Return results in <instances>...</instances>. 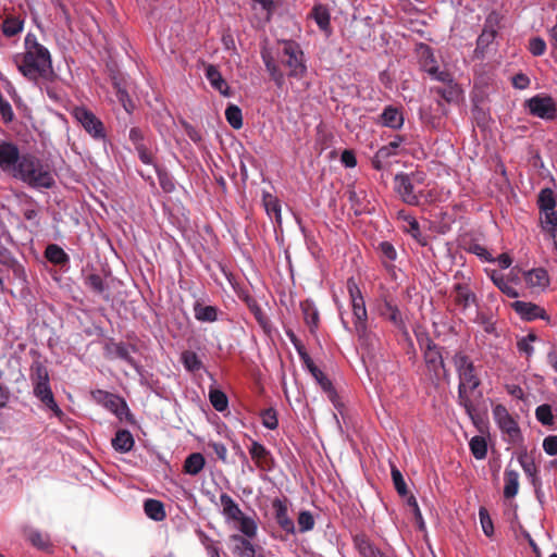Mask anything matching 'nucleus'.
Returning <instances> with one entry per match:
<instances>
[{
  "instance_id": "obj_18",
  "label": "nucleus",
  "mask_w": 557,
  "mask_h": 557,
  "mask_svg": "<svg viewBox=\"0 0 557 557\" xmlns=\"http://www.w3.org/2000/svg\"><path fill=\"white\" fill-rule=\"evenodd\" d=\"M511 308L521 319L527 321H534L536 319L548 320L545 309L533 302L516 300L511 304Z\"/></svg>"
},
{
  "instance_id": "obj_57",
  "label": "nucleus",
  "mask_w": 557,
  "mask_h": 557,
  "mask_svg": "<svg viewBox=\"0 0 557 557\" xmlns=\"http://www.w3.org/2000/svg\"><path fill=\"white\" fill-rule=\"evenodd\" d=\"M262 425L269 430H275L278 426L277 413L273 408H268L260 413Z\"/></svg>"
},
{
  "instance_id": "obj_21",
  "label": "nucleus",
  "mask_w": 557,
  "mask_h": 557,
  "mask_svg": "<svg viewBox=\"0 0 557 557\" xmlns=\"http://www.w3.org/2000/svg\"><path fill=\"white\" fill-rule=\"evenodd\" d=\"M107 355L109 358H119L124 360L132 368L137 369L138 364L132 357L129 347L124 343H112L107 345Z\"/></svg>"
},
{
  "instance_id": "obj_61",
  "label": "nucleus",
  "mask_w": 557,
  "mask_h": 557,
  "mask_svg": "<svg viewBox=\"0 0 557 557\" xmlns=\"http://www.w3.org/2000/svg\"><path fill=\"white\" fill-rule=\"evenodd\" d=\"M358 549L363 557H384V555L375 548L368 540H359Z\"/></svg>"
},
{
  "instance_id": "obj_22",
  "label": "nucleus",
  "mask_w": 557,
  "mask_h": 557,
  "mask_svg": "<svg viewBox=\"0 0 557 557\" xmlns=\"http://www.w3.org/2000/svg\"><path fill=\"white\" fill-rule=\"evenodd\" d=\"M233 543V554L237 557H256L255 545L250 542V539H246L239 534H233L230 536Z\"/></svg>"
},
{
  "instance_id": "obj_10",
  "label": "nucleus",
  "mask_w": 557,
  "mask_h": 557,
  "mask_svg": "<svg viewBox=\"0 0 557 557\" xmlns=\"http://www.w3.org/2000/svg\"><path fill=\"white\" fill-rule=\"evenodd\" d=\"M493 417L502 432L508 436L509 443L515 444L521 438V431L517 421L504 405L499 404L493 408Z\"/></svg>"
},
{
  "instance_id": "obj_59",
  "label": "nucleus",
  "mask_w": 557,
  "mask_h": 557,
  "mask_svg": "<svg viewBox=\"0 0 557 557\" xmlns=\"http://www.w3.org/2000/svg\"><path fill=\"white\" fill-rule=\"evenodd\" d=\"M298 528L301 533L311 531L314 527V518L308 510L300 511L297 518Z\"/></svg>"
},
{
  "instance_id": "obj_29",
  "label": "nucleus",
  "mask_w": 557,
  "mask_h": 557,
  "mask_svg": "<svg viewBox=\"0 0 557 557\" xmlns=\"http://www.w3.org/2000/svg\"><path fill=\"white\" fill-rule=\"evenodd\" d=\"M524 281L530 287L545 288L549 284V276L545 269L536 268L524 274Z\"/></svg>"
},
{
  "instance_id": "obj_30",
  "label": "nucleus",
  "mask_w": 557,
  "mask_h": 557,
  "mask_svg": "<svg viewBox=\"0 0 557 557\" xmlns=\"http://www.w3.org/2000/svg\"><path fill=\"white\" fill-rule=\"evenodd\" d=\"M206 466V459L200 453L188 455L183 465V471L189 475H198Z\"/></svg>"
},
{
  "instance_id": "obj_19",
  "label": "nucleus",
  "mask_w": 557,
  "mask_h": 557,
  "mask_svg": "<svg viewBox=\"0 0 557 557\" xmlns=\"http://www.w3.org/2000/svg\"><path fill=\"white\" fill-rule=\"evenodd\" d=\"M276 523L288 534L295 533L294 521L288 517V507L285 500L275 498L272 502Z\"/></svg>"
},
{
  "instance_id": "obj_46",
  "label": "nucleus",
  "mask_w": 557,
  "mask_h": 557,
  "mask_svg": "<svg viewBox=\"0 0 557 557\" xmlns=\"http://www.w3.org/2000/svg\"><path fill=\"white\" fill-rule=\"evenodd\" d=\"M225 119L234 129L243 127V113L238 106L228 104L225 110Z\"/></svg>"
},
{
  "instance_id": "obj_3",
  "label": "nucleus",
  "mask_w": 557,
  "mask_h": 557,
  "mask_svg": "<svg viewBox=\"0 0 557 557\" xmlns=\"http://www.w3.org/2000/svg\"><path fill=\"white\" fill-rule=\"evenodd\" d=\"M419 347L423 354V359L428 369V374L432 383L438 384L441 380H449V372L446 369L442 355V347L433 342L426 334L417 335Z\"/></svg>"
},
{
  "instance_id": "obj_28",
  "label": "nucleus",
  "mask_w": 557,
  "mask_h": 557,
  "mask_svg": "<svg viewBox=\"0 0 557 557\" xmlns=\"http://www.w3.org/2000/svg\"><path fill=\"white\" fill-rule=\"evenodd\" d=\"M310 16L314 20L319 28L325 34H331V16L327 8L322 4L313 7Z\"/></svg>"
},
{
  "instance_id": "obj_64",
  "label": "nucleus",
  "mask_w": 557,
  "mask_h": 557,
  "mask_svg": "<svg viewBox=\"0 0 557 557\" xmlns=\"http://www.w3.org/2000/svg\"><path fill=\"white\" fill-rule=\"evenodd\" d=\"M543 449L549 456L557 455V435H548L543 440Z\"/></svg>"
},
{
  "instance_id": "obj_13",
  "label": "nucleus",
  "mask_w": 557,
  "mask_h": 557,
  "mask_svg": "<svg viewBox=\"0 0 557 557\" xmlns=\"http://www.w3.org/2000/svg\"><path fill=\"white\" fill-rule=\"evenodd\" d=\"M450 297L454 305L465 312L472 305L478 304V297L468 283H456L453 285Z\"/></svg>"
},
{
  "instance_id": "obj_48",
  "label": "nucleus",
  "mask_w": 557,
  "mask_h": 557,
  "mask_svg": "<svg viewBox=\"0 0 557 557\" xmlns=\"http://www.w3.org/2000/svg\"><path fill=\"white\" fill-rule=\"evenodd\" d=\"M209 399H210L211 405L213 406V408L216 411L222 412L228 406V399H227L226 394L220 389L211 388L209 391Z\"/></svg>"
},
{
  "instance_id": "obj_32",
  "label": "nucleus",
  "mask_w": 557,
  "mask_h": 557,
  "mask_svg": "<svg viewBox=\"0 0 557 557\" xmlns=\"http://www.w3.org/2000/svg\"><path fill=\"white\" fill-rule=\"evenodd\" d=\"M134 437L127 430H119L112 438V446L121 453L129 451L134 446Z\"/></svg>"
},
{
  "instance_id": "obj_37",
  "label": "nucleus",
  "mask_w": 557,
  "mask_h": 557,
  "mask_svg": "<svg viewBox=\"0 0 557 557\" xmlns=\"http://www.w3.org/2000/svg\"><path fill=\"white\" fill-rule=\"evenodd\" d=\"M47 260L57 265H64L70 261L67 253L57 244H50L45 250Z\"/></svg>"
},
{
  "instance_id": "obj_5",
  "label": "nucleus",
  "mask_w": 557,
  "mask_h": 557,
  "mask_svg": "<svg viewBox=\"0 0 557 557\" xmlns=\"http://www.w3.org/2000/svg\"><path fill=\"white\" fill-rule=\"evenodd\" d=\"M347 290L351 302L355 331L360 338H363L368 333V312L361 290L352 277L347 280Z\"/></svg>"
},
{
  "instance_id": "obj_47",
  "label": "nucleus",
  "mask_w": 557,
  "mask_h": 557,
  "mask_svg": "<svg viewBox=\"0 0 557 557\" xmlns=\"http://www.w3.org/2000/svg\"><path fill=\"white\" fill-rule=\"evenodd\" d=\"M492 281L499 288V290L508 297L517 298L519 296L517 289L503 274L494 273L492 275Z\"/></svg>"
},
{
  "instance_id": "obj_42",
  "label": "nucleus",
  "mask_w": 557,
  "mask_h": 557,
  "mask_svg": "<svg viewBox=\"0 0 557 557\" xmlns=\"http://www.w3.org/2000/svg\"><path fill=\"white\" fill-rule=\"evenodd\" d=\"M263 206L269 216L274 215L276 222L281 224V203L278 199L271 194L263 195Z\"/></svg>"
},
{
  "instance_id": "obj_38",
  "label": "nucleus",
  "mask_w": 557,
  "mask_h": 557,
  "mask_svg": "<svg viewBox=\"0 0 557 557\" xmlns=\"http://www.w3.org/2000/svg\"><path fill=\"white\" fill-rule=\"evenodd\" d=\"M195 318L201 322H214L218 320V308L214 306H203L199 301L194 305Z\"/></svg>"
},
{
  "instance_id": "obj_12",
  "label": "nucleus",
  "mask_w": 557,
  "mask_h": 557,
  "mask_svg": "<svg viewBox=\"0 0 557 557\" xmlns=\"http://www.w3.org/2000/svg\"><path fill=\"white\" fill-rule=\"evenodd\" d=\"M528 107L531 114L534 116L544 120H554L556 117V103L549 96H534L528 100Z\"/></svg>"
},
{
  "instance_id": "obj_11",
  "label": "nucleus",
  "mask_w": 557,
  "mask_h": 557,
  "mask_svg": "<svg viewBox=\"0 0 557 557\" xmlns=\"http://www.w3.org/2000/svg\"><path fill=\"white\" fill-rule=\"evenodd\" d=\"M297 351L302 363L315 379L321 388L327 394L330 400L335 401L337 394L329 377L314 364L313 360L305 349L297 347Z\"/></svg>"
},
{
  "instance_id": "obj_49",
  "label": "nucleus",
  "mask_w": 557,
  "mask_h": 557,
  "mask_svg": "<svg viewBox=\"0 0 557 557\" xmlns=\"http://www.w3.org/2000/svg\"><path fill=\"white\" fill-rule=\"evenodd\" d=\"M537 205L540 211L553 210L556 207V199L554 193L549 188H544L540 191L537 197Z\"/></svg>"
},
{
  "instance_id": "obj_60",
  "label": "nucleus",
  "mask_w": 557,
  "mask_h": 557,
  "mask_svg": "<svg viewBox=\"0 0 557 557\" xmlns=\"http://www.w3.org/2000/svg\"><path fill=\"white\" fill-rule=\"evenodd\" d=\"M479 518H480L481 527H482L484 534L487 537H491L494 534V525H493V521L490 517V513L485 507H480Z\"/></svg>"
},
{
  "instance_id": "obj_35",
  "label": "nucleus",
  "mask_w": 557,
  "mask_h": 557,
  "mask_svg": "<svg viewBox=\"0 0 557 557\" xmlns=\"http://www.w3.org/2000/svg\"><path fill=\"white\" fill-rule=\"evenodd\" d=\"M261 57L271 78L275 82L276 86L281 87L285 81L283 72L269 52L263 51Z\"/></svg>"
},
{
  "instance_id": "obj_50",
  "label": "nucleus",
  "mask_w": 557,
  "mask_h": 557,
  "mask_svg": "<svg viewBox=\"0 0 557 557\" xmlns=\"http://www.w3.org/2000/svg\"><path fill=\"white\" fill-rule=\"evenodd\" d=\"M381 314L386 317L395 326H404V320L397 306L386 301Z\"/></svg>"
},
{
  "instance_id": "obj_44",
  "label": "nucleus",
  "mask_w": 557,
  "mask_h": 557,
  "mask_svg": "<svg viewBox=\"0 0 557 557\" xmlns=\"http://www.w3.org/2000/svg\"><path fill=\"white\" fill-rule=\"evenodd\" d=\"M235 522L238 523V530L243 533L246 539H252L257 534V523L253 518L243 515L242 518Z\"/></svg>"
},
{
  "instance_id": "obj_16",
  "label": "nucleus",
  "mask_w": 557,
  "mask_h": 557,
  "mask_svg": "<svg viewBox=\"0 0 557 557\" xmlns=\"http://www.w3.org/2000/svg\"><path fill=\"white\" fill-rule=\"evenodd\" d=\"M249 454L257 468L260 470L271 471L274 468L275 461L271 451L261 443L252 441L249 447Z\"/></svg>"
},
{
  "instance_id": "obj_4",
  "label": "nucleus",
  "mask_w": 557,
  "mask_h": 557,
  "mask_svg": "<svg viewBox=\"0 0 557 557\" xmlns=\"http://www.w3.org/2000/svg\"><path fill=\"white\" fill-rule=\"evenodd\" d=\"M30 380L34 385V394L40 401L55 416L60 417L62 410L54 400L49 385V374L47 368L39 361H35L30 367Z\"/></svg>"
},
{
  "instance_id": "obj_34",
  "label": "nucleus",
  "mask_w": 557,
  "mask_h": 557,
  "mask_svg": "<svg viewBox=\"0 0 557 557\" xmlns=\"http://www.w3.org/2000/svg\"><path fill=\"white\" fill-rule=\"evenodd\" d=\"M346 196L355 214L359 215L367 211L364 191H357L355 188L349 187L346 190Z\"/></svg>"
},
{
  "instance_id": "obj_25",
  "label": "nucleus",
  "mask_w": 557,
  "mask_h": 557,
  "mask_svg": "<svg viewBox=\"0 0 557 557\" xmlns=\"http://www.w3.org/2000/svg\"><path fill=\"white\" fill-rule=\"evenodd\" d=\"M419 63L421 69L428 74L436 73L437 62L432 48L425 44H420L418 48Z\"/></svg>"
},
{
  "instance_id": "obj_54",
  "label": "nucleus",
  "mask_w": 557,
  "mask_h": 557,
  "mask_svg": "<svg viewBox=\"0 0 557 557\" xmlns=\"http://www.w3.org/2000/svg\"><path fill=\"white\" fill-rule=\"evenodd\" d=\"M535 418L536 420L545 425L550 426L554 424V414L552 410V406L548 404H543L536 407L535 409Z\"/></svg>"
},
{
  "instance_id": "obj_33",
  "label": "nucleus",
  "mask_w": 557,
  "mask_h": 557,
  "mask_svg": "<svg viewBox=\"0 0 557 557\" xmlns=\"http://www.w3.org/2000/svg\"><path fill=\"white\" fill-rule=\"evenodd\" d=\"M144 510L148 518L158 522L164 520L166 517L164 505L158 499L149 498L145 500Z\"/></svg>"
},
{
  "instance_id": "obj_56",
  "label": "nucleus",
  "mask_w": 557,
  "mask_h": 557,
  "mask_svg": "<svg viewBox=\"0 0 557 557\" xmlns=\"http://www.w3.org/2000/svg\"><path fill=\"white\" fill-rule=\"evenodd\" d=\"M453 363L456 368L457 374H460L461 372L468 370L469 368L473 367L472 360L462 351H457L453 356Z\"/></svg>"
},
{
  "instance_id": "obj_17",
  "label": "nucleus",
  "mask_w": 557,
  "mask_h": 557,
  "mask_svg": "<svg viewBox=\"0 0 557 557\" xmlns=\"http://www.w3.org/2000/svg\"><path fill=\"white\" fill-rule=\"evenodd\" d=\"M23 535L35 548L51 554L53 544L48 533L41 532L33 527H23Z\"/></svg>"
},
{
  "instance_id": "obj_8",
  "label": "nucleus",
  "mask_w": 557,
  "mask_h": 557,
  "mask_svg": "<svg viewBox=\"0 0 557 557\" xmlns=\"http://www.w3.org/2000/svg\"><path fill=\"white\" fill-rule=\"evenodd\" d=\"M280 60L281 63L289 70L288 76L302 77L307 71L304 61V52L295 41H283Z\"/></svg>"
},
{
  "instance_id": "obj_40",
  "label": "nucleus",
  "mask_w": 557,
  "mask_h": 557,
  "mask_svg": "<svg viewBox=\"0 0 557 557\" xmlns=\"http://www.w3.org/2000/svg\"><path fill=\"white\" fill-rule=\"evenodd\" d=\"M300 308L304 314V319L306 324L310 327V331L313 332V330L318 326L319 323V312L314 308L313 304L306 300L300 304Z\"/></svg>"
},
{
  "instance_id": "obj_6",
  "label": "nucleus",
  "mask_w": 557,
  "mask_h": 557,
  "mask_svg": "<svg viewBox=\"0 0 557 557\" xmlns=\"http://www.w3.org/2000/svg\"><path fill=\"white\" fill-rule=\"evenodd\" d=\"M421 183L419 174L398 173L394 177V189L405 203L419 206L422 191L417 190V185Z\"/></svg>"
},
{
  "instance_id": "obj_27",
  "label": "nucleus",
  "mask_w": 557,
  "mask_h": 557,
  "mask_svg": "<svg viewBox=\"0 0 557 557\" xmlns=\"http://www.w3.org/2000/svg\"><path fill=\"white\" fill-rule=\"evenodd\" d=\"M220 503L222 506V513L227 520H232L235 522L244 515L238 504L235 503V500L228 494H221Z\"/></svg>"
},
{
  "instance_id": "obj_9",
  "label": "nucleus",
  "mask_w": 557,
  "mask_h": 557,
  "mask_svg": "<svg viewBox=\"0 0 557 557\" xmlns=\"http://www.w3.org/2000/svg\"><path fill=\"white\" fill-rule=\"evenodd\" d=\"M71 114L92 138H106L103 123L90 110L85 107H75Z\"/></svg>"
},
{
  "instance_id": "obj_31",
  "label": "nucleus",
  "mask_w": 557,
  "mask_h": 557,
  "mask_svg": "<svg viewBox=\"0 0 557 557\" xmlns=\"http://www.w3.org/2000/svg\"><path fill=\"white\" fill-rule=\"evenodd\" d=\"M505 486L504 497L513 498L519 491V473L516 470L507 468L504 473Z\"/></svg>"
},
{
  "instance_id": "obj_1",
  "label": "nucleus",
  "mask_w": 557,
  "mask_h": 557,
  "mask_svg": "<svg viewBox=\"0 0 557 557\" xmlns=\"http://www.w3.org/2000/svg\"><path fill=\"white\" fill-rule=\"evenodd\" d=\"M13 62L18 72L28 81L49 79L53 76L52 60L49 50L28 33L24 39V52L16 53Z\"/></svg>"
},
{
  "instance_id": "obj_20",
  "label": "nucleus",
  "mask_w": 557,
  "mask_h": 557,
  "mask_svg": "<svg viewBox=\"0 0 557 557\" xmlns=\"http://www.w3.org/2000/svg\"><path fill=\"white\" fill-rule=\"evenodd\" d=\"M398 219L404 222L403 231L409 234L421 246L428 245V237L421 233L419 222L414 216L401 210L398 212Z\"/></svg>"
},
{
  "instance_id": "obj_58",
  "label": "nucleus",
  "mask_w": 557,
  "mask_h": 557,
  "mask_svg": "<svg viewBox=\"0 0 557 557\" xmlns=\"http://www.w3.org/2000/svg\"><path fill=\"white\" fill-rule=\"evenodd\" d=\"M537 339V336L534 333H529L527 336L521 337L517 342V348L520 352L527 355V357H531L534 352V348L532 343Z\"/></svg>"
},
{
  "instance_id": "obj_62",
  "label": "nucleus",
  "mask_w": 557,
  "mask_h": 557,
  "mask_svg": "<svg viewBox=\"0 0 557 557\" xmlns=\"http://www.w3.org/2000/svg\"><path fill=\"white\" fill-rule=\"evenodd\" d=\"M0 263L8 268H13L14 272L20 270V265L17 264L16 260L12 256L11 251L5 248L4 246L0 245Z\"/></svg>"
},
{
  "instance_id": "obj_53",
  "label": "nucleus",
  "mask_w": 557,
  "mask_h": 557,
  "mask_svg": "<svg viewBox=\"0 0 557 557\" xmlns=\"http://www.w3.org/2000/svg\"><path fill=\"white\" fill-rule=\"evenodd\" d=\"M85 284L91 292H94L97 295H102L108 288L103 278L96 273L87 275L85 278Z\"/></svg>"
},
{
  "instance_id": "obj_26",
  "label": "nucleus",
  "mask_w": 557,
  "mask_h": 557,
  "mask_svg": "<svg viewBox=\"0 0 557 557\" xmlns=\"http://www.w3.org/2000/svg\"><path fill=\"white\" fill-rule=\"evenodd\" d=\"M399 152H396L394 149L389 148L387 145L382 146L374 154L371 160L372 166L382 171L388 169L392 165V158L398 156Z\"/></svg>"
},
{
  "instance_id": "obj_41",
  "label": "nucleus",
  "mask_w": 557,
  "mask_h": 557,
  "mask_svg": "<svg viewBox=\"0 0 557 557\" xmlns=\"http://www.w3.org/2000/svg\"><path fill=\"white\" fill-rule=\"evenodd\" d=\"M181 361L189 372H197L203 368L202 361L197 354L191 350H185L181 355Z\"/></svg>"
},
{
  "instance_id": "obj_7",
  "label": "nucleus",
  "mask_w": 557,
  "mask_h": 557,
  "mask_svg": "<svg viewBox=\"0 0 557 557\" xmlns=\"http://www.w3.org/2000/svg\"><path fill=\"white\" fill-rule=\"evenodd\" d=\"M458 403L462 406L468 416L473 419L475 411L473 401L470 397V393L479 387L481 381L475 372V367H471L468 370L458 374Z\"/></svg>"
},
{
  "instance_id": "obj_23",
  "label": "nucleus",
  "mask_w": 557,
  "mask_h": 557,
  "mask_svg": "<svg viewBox=\"0 0 557 557\" xmlns=\"http://www.w3.org/2000/svg\"><path fill=\"white\" fill-rule=\"evenodd\" d=\"M206 77L215 90L223 96H230V86L215 65L208 64L206 66Z\"/></svg>"
},
{
  "instance_id": "obj_36",
  "label": "nucleus",
  "mask_w": 557,
  "mask_h": 557,
  "mask_svg": "<svg viewBox=\"0 0 557 557\" xmlns=\"http://www.w3.org/2000/svg\"><path fill=\"white\" fill-rule=\"evenodd\" d=\"M431 91L437 94L448 103L458 101L461 94L458 84L455 82L446 84L443 87H434L431 89Z\"/></svg>"
},
{
  "instance_id": "obj_24",
  "label": "nucleus",
  "mask_w": 557,
  "mask_h": 557,
  "mask_svg": "<svg viewBox=\"0 0 557 557\" xmlns=\"http://www.w3.org/2000/svg\"><path fill=\"white\" fill-rule=\"evenodd\" d=\"M380 119L383 126L393 129H399L404 125V115L400 109L394 106L385 107Z\"/></svg>"
},
{
  "instance_id": "obj_51",
  "label": "nucleus",
  "mask_w": 557,
  "mask_h": 557,
  "mask_svg": "<svg viewBox=\"0 0 557 557\" xmlns=\"http://www.w3.org/2000/svg\"><path fill=\"white\" fill-rule=\"evenodd\" d=\"M114 89H115V96L119 100V102L123 106L124 110L127 113H132L135 109V104L129 97L128 92L125 88L122 87V85L119 82H114Z\"/></svg>"
},
{
  "instance_id": "obj_52",
  "label": "nucleus",
  "mask_w": 557,
  "mask_h": 557,
  "mask_svg": "<svg viewBox=\"0 0 557 557\" xmlns=\"http://www.w3.org/2000/svg\"><path fill=\"white\" fill-rule=\"evenodd\" d=\"M23 29V22L14 16H8L2 23V32L7 37H13Z\"/></svg>"
},
{
  "instance_id": "obj_2",
  "label": "nucleus",
  "mask_w": 557,
  "mask_h": 557,
  "mask_svg": "<svg viewBox=\"0 0 557 557\" xmlns=\"http://www.w3.org/2000/svg\"><path fill=\"white\" fill-rule=\"evenodd\" d=\"M13 176L33 188H51L54 185V178L49 166L29 153L22 154L21 162H18Z\"/></svg>"
},
{
  "instance_id": "obj_55",
  "label": "nucleus",
  "mask_w": 557,
  "mask_h": 557,
  "mask_svg": "<svg viewBox=\"0 0 557 557\" xmlns=\"http://www.w3.org/2000/svg\"><path fill=\"white\" fill-rule=\"evenodd\" d=\"M391 474H392L394 487L397 491V493L401 497L407 496L408 495L407 484H406L404 476H403L401 472L399 471V469L395 466H392Z\"/></svg>"
},
{
  "instance_id": "obj_14",
  "label": "nucleus",
  "mask_w": 557,
  "mask_h": 557,
  "mask_svg": "<svg viewBox=\"0 0 557 557\" xmlns=\"http://www.w3.org/2000/svg\"><path fill=\"white\" fill-rule=\"evenodd\" d=\"M518 461L524 471L525 475L528 476L531 485L534 488V493L536 495V498L542 502V481L539 476V469L535 465V461L528 456L527 450H522L518 456Z\"/></svg>"
},
{
  "instance_id": "obj_15",
  "label": "nucleus",
  "mask_w": 557,
  "mask_h": 557,
  "mask_svg": "<svg viewBox=\"0 0 557 557\" xmlns=\"http://www.w3.org/2000/svg\"><path fill=\"white\" fill-rule=\"evenodd\" d=\"M22 156L17 146L10 141L0 143V169L14 173Z\"/></svg>"
},
{
  "instance_id": "obj_45",
  "label": "nucleus",
  "mask_w": 557,
  "mask_h": 557,
  "mask_svg": "<svg viewBox=\"0 0 557 557\" xmlns=\"http://www.w3.org/2000/svg\"><path fill=\"white\" fill-rule=\"evenodd\" d=\"M471 454L475 459L482 460L487 455V443L483 436H474L469 443Z\"/></svg>"
},
{
  "instance_id": "obj_63",
  "label": "nucleus",
  "mask_w": 557,
  "mask_h": 557,
  "mask_svg": "<svg viewBox=\"0 0 557 557\" xmlns=\"http://www.w3.org/2000/svg\"><path fill=\"white\" fill-rule=\"evenodd\" d=\"M529 51L535 55L540 57L546 51V42L541 37H533L529 41Z\"/></svg>"
},
{
  "instance_id": "obj_43",
  "label": "nucleus",
  "mask_w": 557,
  "mask_h": 557,
  "mask_svg": "<svg viewBox=\"0 0 557 557\" xmlns=\"http://www.w3.org/2000/svg\"><path fill=\"white\" fill-rule=\"evenodd\" d=\"M541 226L544 232H546L552 237V232H557V212L555 209L547 210V211H541Z\"/></svg>"
},
{
  "instance_id": "obj_39",
  "label": "nucleus",
  "mask_w": 557,
  "mask_h": 557,
  "mask_svg": "<svg viewBox=\"0 0 557 557\" xmlns=\"http://www.w3.org/2000/svg\"><path fill=\"white\" fill-rule=\"evenodd\" d=\"M248 308L250 312L253 314L255 319L257 320L258 324L261 326L263 332L265 334H271L272 332V325L270 322V319L268 315L263 312L261 307L258 305L256 300H251L248 302Z\"/></svg>"
}]
</instances>
